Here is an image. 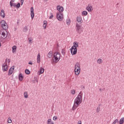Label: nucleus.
I'll return each mask as SVG.
<instances>
[{
  "instance_id": "f257e3e1",
  "label": "nucleus",
  "mask_w": 124,
  "mask_h": 124,
  "mask_svg": "<svg viewBox=\"0 0 124 124\" xmlns=\"http://www.w3.org/2000/svg\"><path fill=\"white\" fill-rule=\"evenodd\" d=\"M83 93L82 92H80L77 97L75 98L74 101V103L73 107L72 108V110L74 111V110H76L77 107L82 103V102L83 101Z\"/></svg>"
},
{
  "instance_id": "f03ea898",
  "label": "nucleus",
  "mask_w": 124,
  "mask_h": 124,
  "mask_svg": "<svg viewBox=\"0 0 124 124\" xmlns=\"http://www.w3.org/2000/svg\"><path fill=\"white\" fill-rule=\"evenodd\" d=\"M10 62V59H6L4 63L2 65V70L3 72L8 70V65Z\"/></svg>"
},
{
  "instance_id": "7ed1b4c3",
  "label": "nucleus",
  "mask_w": 124,
  "mask_h": 124,
  "mask_svg": "<svg viewBox=\"0 0 124 124\" xmlns=\"http://www.w3.org/2000/svg\"><path fill=\"white\" fill-rule=\"evenodd\" d=\"M61 59V54L59 52H55L53 54V57L52 58V61L53 62L57 63V62H59L60 60Z\"/></svg>"
},
{
  "instance_id": "20e7f679",
  "label": "nucleus",
  "mask_w": 124,
  "mask_h": 124,
  "mask_svg": "<svg viewBox=\"0 0 124 124\" xmlns=\"http://www.w3.org/2000/svg\"><path fill=\"white\" fill-rule=\"evenodd\" d=\"M75 75H79L81 72V68L80 67V63L77 62L75 65Z\"/></svg>"
},
{
  "instance_id": "39448f33",
  "label": "nucleus",
  "mask_w": 124,
  "mask_h": 124,
  "mask_svg": "<svg viewBox=\"0 0 124 124\" xmlns=\"http://www.w3.org/2000/svg\"><path fill=\"white\" fill-rule=\"evenodd\" d=\"M76 30L78 34H81L83 31V27L77 23L76 25Z\"/></svg>"
},
{
  "instance_id": "423d86ee",
  "label": "nucleus",
  "mask_w": 124,
  "mask_h": 124,
  "mask_svg": "<svg viewBox=\"0 0 124 124\" xmlns=\"http://www.w3.org/2000/svg\"><path fill=\"white\" fill-rule=\"evenodd\" d=\"M0 26H1L3 30H7L8 29V25L4 20L1 21Z\"/></svg>"
},
{
  "instance_id": "0eeeda50",
  "label": "nucleus",
  "mask_w": 124,
  "mask_h": 124,
  "mask_svg": "<svg viewBox=\"0 0 124 124\" xmlns=\"http://www.w3.org/2000/svg\"><path fill=\"white\" fill-rule=\"evenodd\" d=\"M56 17L58 21L61 22L63 20V14L62 13H57Z\"/></svg>"
},
{
  "instance_id": "6e6552de",
  "label": "nucleus",
  "mask_w": 124,
  "mask_h": 124,
  "mask_svg": "<svg viewBox=\"0 0 124 124\" xmlns=\"http://www.w3.org/2000/svg\"><path fill=\"white\" fill-rule=\"evenodd\" d=\"M7 36V32L3 31L0 33V39H5Z\"/></svg>"
},
{
  "instance_id": "1a4fd4ad",
  "label": "nucleus",
  "mask_w": 124,
  "mask_h": 124,
  "mask_svg": "<svg viewBox=\"0 0 124 124\" xmlns=\"http://www.w3.org/2000/svg\"><path fill=\"white\" fill-rule=\"evenodd\" d=\"M70 51L72 56H74V55H76V54H77V48H75L72 46L70 49Z\"/></svg>"
},
{
  "instance_id": "9d476101",
  "label": "nucleus",
  "mask_w": 124,
  "mask_h": 124,
  "mask_svg": "<svg viewBox=\"0 0 124 124\" xmlns=\"http://www.w3.org/2000/svg\"><path fill=\"white\" fill-rule=\"evenodd\" d=\"M56 9L59 11L58 13H62L63 12V11L64 10V8H63V7L61 6V5H58L56 7Z\"/></svg>"
},
{
  "instance_id": "9b49d317",
  "label": "nucleus",
  "mask_w": 124,
  "mask_h": 124,
  "mask_svg": "<svg viewBox=\"0 0 124 124\" xmlns=\"http://www.w3.org/2000/svg\"><path fill=\"white\" fill-rule=\"evenodd\" d=\"M76 21L78 24H82L83 23V19L81 16H78L76 17Z\"/></svg>"
},
{
  "instance_id": "f8f14e48",
  "label": "nucleus",
  "mask_w": 124,
  "mask_h": 124,
  "mask_svg": "<svg viewBox=\"0 0 124 124\" xmlns=\"http://www.w3.org/2000/svg\"><path fill=\"white\" fill-rule=\"evenodd\" d=\"M86 10H87L88 12H92V11L93 10V6L91 5H88V6L86 7Z\"/></svg>"
},
{
  "instance_id": "ddd939ff",
  "label": "nucleus",
  "mask_w": 124,
  "mask_h": 124,
  "mask_svg": "<svg viewBox=\"0 0 124 124\" xmlns=\"http://www.w3.org/2000/svg\"><path fill=\"white\" fill-rule=\"evenodd\" d=\"M33 7H31V19H33L34 18V13L33 12Z\"/></svg>"
},
{
  "instance_id": "4468645a",
  "label": "nucleus",
  "mask_w": 124,
  "mask_h": 124,
  "mask_svg": "<svg viewBox=\"0 0 124 124\" xmlns=\"http://www.w3.org/2000/svg\"><path fill=\"white\" fill-rule=\"evenodd\" d=\"M14 68H15L14 66H13L10 68V69L9 70L8 75H11V74L13 73V71H14Z\"/></svg>"
},
{
  "instance_id": "2eb2a0df",
  "label": "nucleus",
  "mask_w": 124,
  "mask_h": 124,
  "mask_svg": "<svg viewBox=\"0 0 124 124\" xmlns=\"http://www.w3.org/2000/svg\"><path fill=\"white\" fill-rule=\"evenodd\" d=\"M73 48H75L76 49H77L78 47H79V43H78L77 42H75L73 43V46H72Z\"/></svg>"
},
{
  "instance_id": "dca6fc26",
  "label": "nucleus",
  "mask_w": 124,
  "mask_h": 124,
  "mask_svg": "<svg viewBox=\"0 0 124 124\" xmlns=\"http://www.w3.org/2000/svg\"><path fill=\"white\" fill-rule=\"evenodd\" d=\"M16 51H17V46H14L12 47V53L13 54H15V53H16Z\"/></svg>"
},
{
  "instance_id": "f3484780",
  "label": "nucleus",
  "mask_w": 124,
  "mask_h": 124,
  "mask_svg": "<svg viewBox=\"0 0 124 124\" xmlns=\"http://www.w3.org/2000/svg\"><path fill=\"white\" fill-rule=\"evenodd\" d=\"M0 15L2 18H5V14H4V10H1Z\"/></svg>"
},
{
  "instance_id": "a211bd4d",
  "label": "nucleus",
  "mask_w": 124,
  "mask_h": 124,
  "mask_svg": "<svg viewBox=\"0 0 124 124\" xmlns=\"http://www.w3.org/2000/svg\"><path fill=\"white\" fill-rule=\"evenodd\" d=\"M88 15V12L87 11H83L81 13V16L85 17Z\"/></svg>"
},
{
  "instance_id": "6ab92c4d",
  "label": "nucleus",
  "mask_w": 124,
  "mask_h": 124,
  "mask_svg": "<svg viewBox=\"0 0 124 124\" xmlns=\"http://www.w3.org/2000/svg\"><path fill=\"white\" fill-rule=\"evenodd\" d=\"M47 24H48V22H47V21L45 20V21L43 22V28H44V29L45 30H46V27H47Z\"/></svg>"
},
{
  "instance_id": "aec40b11",
  "label": "nucleus",
  "mask_w": 124,
  "mask_h": 124,
  "mask_svg": "<svg viewBox=\"0 0 124 124\" xmlns=\"http://www.w3.org/2000/svg\"><path fill=\"white\" fill-rule=\"evenodd\" d=\"M102 62H103V60L101 58H99L97 60V63H98V64H101V63H102Z\"/></svg>"
},
{
  "instance_id": "412c9836",
  "label": "nucleus",
  "mask_w": 124,
  "mask_h": 124,
  "mask_svg": "<svg viewBox=\"0 0 124 124\" xmlns=\"http://www.w3.org/2000/svg\"><path fill=\"white\" fill-rule=\"evenodd\" d=\"M53 56V52L52 51H49L48 54H47V57L49 59H51L52 58V56Z\"/></svg>"
},
{
  "instance_id": "4be33fe9",
  "label": "nucleus",
  "mask_w": 124,
  "mask_h": 124,
  "mask_svg": "<svg viewBox=\"0 0 124 124\" xmlns=\"http://www.w3.org/2000/svg\"><path fill=\"white\" fill-rule=\"evenodd\" d=\"M37 62L38 63H40V53H38L37 55Z\"/></svg>"
},
{
  "instance_id": "5701e85b",
  "label": "nucleus",
  "mask_w": 124,
  "mask_h": 124,
  "mask_svg": "<svg viewBox=\"0 0 124 124\" xmlns=\"http://www.w3.org/2000/svg\"><path fill=\"white\" fill-rule=\"evenodd\" d=\"M47 124H55L52 119H48L47 121Z\"/></svg>"
},
{
  "instance_id": "b1692460",
  "label": "nucleus",
  "mask_w": 124,
  "mask_h": 124,
  "mask_svg": "<svg viewBox=\"0 0 124 124\" xmlns=\"http://www.w3.org/2000/svg\"><path fill=\"white\" fill-rule=\"evenodd\" d=\"M19 81H23L24 79V77H23V74H20L18 76Z\"/></svg>"
},
{
  "instance_id": "393cba45",
  "label": "nucleus",
  "mask_w": 124,
  "mask_h": 124,
  "mask_svg": "<svg viewBox=\"0 0 124 124\" xmlns=\"http://www.w3.org/2000/svg\"><path fill=\"white\" fill-rule=\"evenodd\" d=\"M39 75H40L41 74H43V73H44V68H41L40 69V71H39Z\"/></svg>"
},
{
  "instance_id": "a878e982",
  "label": "nucleus",
  "mask_w": 124,
  "mask_h": 124,
  "mask_svg": "<svg viewBox=\"0 0 124 124\" xmlns=\"http://www.w3.org/2000/svg\"><path fill=\"white\" fill-rule=\"evenodd\" d=\"M10 5L11 6V7H12V6H13L14 7H16V3H11L10 2Z\"/></svg>"
},
{
  "instance_id": "bb28decb",
  "label": "nucleus",
  "mask_w": 124,
  "mask_h": 124,
  "mask_svg": "<svg viewBox=\"0 0 124 124\" xmlns=\"http://www.w3.org/2000/svg\"><path fill=\"white\" fill-rule=\"evenodd\" d=\"M24 96L25 98H28V93L27 92H24Z\"/></svg>"
},
{
  "instance_id": "cd10ccee",
  "label": "nucleus",
  "mask_w": 124,
  "mask_h": 124,
  "mask_svg": "<svg viewBox=\"0 0 124 124\" xmlns=\"http://www.w3.org/2000/svg\"><path fill=\"white\" fill-rule=\"evenodd\" d=\"M70 23H71V22L70 21V19L66 20V24H67V25H68V26L70 25Z\"/></svg>"
},
{
  "instance_id": "c85d7f7f",
  "label": "nucleus",
  "mask_w": 124,
  "mask_h": 124,
  "mask_svg": "<svg viewBox=\"0 0 124 124\" xmlns=\"http://www.w3.org/2000/svg\"><path fill=\"white\" fill-rule=\"evenodd\" d=\"M124 118H122L120 119V124H124Z\"/></svg>"
},
{
  "instance_id": "c756f323",
  "label": "nucleus",
  "mask_w": 124,
  "mask_h": 124,
  "mask_svg": "<svg viewBox=\"0 0 124 124\" xmlns=\"http://www.w3.org/2000/svg\"><path fill=\"white\" fill-rule=\"evenodd\" d=\"M23 31H24V32H27V31H28V27L25 26L24 29H23Z\"/></svg>"
},
{
  "instance_id": "7c9ffc66",
  "label": "nucleus",
  "mask_w": 124,
  "mask_h": 124,
  "mask_svg": "<svg viewBox=\"0 0 124 124\" xmlns=\"http://www.w3.org/2000/svg\"><path fill=\"white\" fill-rule=\"evenodd\" d=\"M28 40L29 44H31V43H32V39H31V38H29Z\"/></svg>"
},
{
  "instance_id": "2f4dec72",
  "label": "nucleus",
  "mask_w": 124,
  "mask_h": 124,
  "mask_svg": "<svg viewBox=\"0 0 124 124\" xmlns=\"http://www.w3.org/2000/svg\"><path fill=\"white\" fill-rule=\"evenodd\" d=\"M71 93L72 94H75V93H76V91H75V90H72L71 91Z\"/></svg>"
},
{
  "instance_id": "473e14b6",
  "label": "nucleus",
  "mask_w": 124,
  "mask_h": 124,
  "mask_svg": "<svg viewBox=\"0 0 124 124\" xmlns=\"http://www.w3.org/2000/svg\"><path fill=\"white\" fill-rule=\"evenodd\" d=\"M8 124H11L12 123V120H11V118H8Z\"/></svg>"
},
{
  "instance_id": "72a5a7b5",
  "label": "nucleus",
  "mask_w": 124,
  "mask_h": 124,
  "mask_svg": "<svg viewBox=\"0 0 124 124\" xmlns=\"http://www.w3.org/2000/svg\"><path fill=\"white\" fill-rule=\"evenodd\" d=\"M25 73L26 74H30V73H31V72H30V70H28V69H26L25 70Z\"/></svg>"
},
{
  "instance_id": "f704fd0d",
  "label": "nucleus",
  "mask_w": 124,
  "mask_h": 124,
  "mask_svg": "<svg viewBox=\"0 0 124 124\" xmlns=\"http://www.w3.org/2000/svg\"><path fill=\"white\" fill-rule=\"evenodd\" d=\"M20 5H21V4H20V3H18L17 4V5H16V8H19Z\"/></svg>"
},
{
  "instance_id": "c9c22d12",
  "label": "nucleus",
  "mask_w": 124,
  "mask_h": 124,
  "mask_svg": "<svg viewBox=\"0 0 124 124\" xmlns=\"http://www.w3.org/2000/svg\"><path fill=\"white\" fill-rule=\"evenodd\" d=\"M57 119H58V117L57 116H54L53 118V121H57Z\"/></svg>"
},
{
  "instance_id": "e433bc0d",
  "label": "nucleus",
  "mask_w": 124,
  "mask_h": 124,
  "mask_svg": "<svg viewBox=\"0 0 124 124\" xmlns=\"http://www.w3.org/2000/svg\"><path fill=\"white\" fill-rule=\"evenodd\" d=\"M118 122H119V121L118 120V119H116L114 122L112 124H116V123H118Z\"/></svg>"
},
{
  "instance_id": "4c0bfd02",
  "label": "nucleus",
  "mask_w": 124,
  "mask_h": 124,
  "mask_svg": "<svg viewBox=\"0 0 124 124\" xmlns=\"http://www.w3.org/2000/svg\"><path fill=\"white\" fill-rule=\"evenodd\" d=\"M78 124H82V121H78Z\"/></svg>"
},
{
  "instance_id": "58836bf2",
  "label": "nucleus",
  "mask_w": 124,
  "mask_h": 124,
  "mask_svg": "<svg viewBox=\"0 0 124 124\" xmlns=\"http://www.w3.org/2000/svg\"><path fill=\"white\" fill-rule=\"evenodd\" d=\"M15 2V0H11L10 2H11V3H14Z\"/></svg>"
},
{
  "instance_id": "ea45409f",
  "label": "nucleus",
  "mask_w": 124,
  "mask_h": 124,
  "mask_svg": "<svg viewBox=\"0 0 124 124\" xmlns=\"http://www.w3.org/2000/svg\"><path fill=\"white\" fill-rule=\"evenodd\" d=\"M21 5H23V3H24V0H21Z\"/></svg>"
},
{
  "instance_id": "a19ab883",
  "label": "nucleus",
  "mask_w": 124,
  "mask_h": 124,
  "mask_svg": "<svg viewBox=\"0 0 124 124\" xmlns=\"http://www.w3.org/2000/svg\"><path fill=\"white\" fill-rule=\"evenodd\" d=\"M100 109V108H97V112H99Z\"/></svg>"
},
{
  "instance_id": "79ce46f5",
  "label": "nucleus",
  "mask_w": 124,
  "mask_h": 124,
  "mask_svg": "<svg viewBox=\"0 0 124 124\" xmlns=\"http://www.w3.org/2000/svg\"><path fill=\"white\" fill-rule=\"evenodd\" d=\"M54 17L53 16H51L49 17V19H52V18H53Z\"/></svg>"
},
{
  "instance_id": "37998d69",
  "label": "nucleus",
  "mask_w": 124,
  "mask_h": 124,
  "mask_svg": "<svg viewBox=\"0 0 124 124\" xmlns=\"http://www.w3.org/2000/svg\"><path fill=\"white\" fill-rule=\"evenodd\" d=\"M29 64H32V63H31V62H29Z\"/></svg>"
},
{
  "instance_id": "c03bdc74",
  "label": "nucleus",
  "mask_w": 124,
  "mask_h": 124,
  "mask_svg": "<svg viewBox=\"0 0 124 124\" xmlns=\"http://www.w3.org/2000/svg\"><path fill=\"white\" fill-rule=\"evenodd\" d=\"M0 47H1V43L0 42Z\"/></svg>"
},
{
  "instance_id": "a18cd8bd",
  "label": "nucleus",
  "mask_w": 124,
  "mask_h": 124,
  "mask_svg": "<svg viewBox=\"0 0 124 124\" xmlns=\"http://www.w3.org/2000/svg\"><path fill=\"white\" fill-rule=\"evenodd\" d=\"M99 91H100V92H102V89H99Z\"/></svg>"
},
{
  "instance_id": "49530a36",
  "label": "nucleus",
  "mask_w": 124,
  "mask_h": 124,
  "mask_svg": "<svg viewBox=\"0 0 124 124\" xmlns=\"http://www.w3.org/2000/svg\"><path fill=\"white\" fill-rule=\"evenodd\" d=\"M44 1H48V0H44Z\"/></svg>"
}]
</instances>
